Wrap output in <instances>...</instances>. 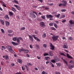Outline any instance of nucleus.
<instances>
[{
    "label": "nucleus",
    "instance_id": "obj_55",
    "mask_svg": "<svg viewBox=\"0 0 74 74\" xmlns=\"http://www.w3.org/2000/svg\"><path fill=\"white\" fill-rule=\"evenodd\" d=\"M10 52H14V50H12H12L11 51H9Z\"/></svg>",
    "mask_w": 74,
    "mask_h": 74
},
{
    "label": "nucleus",
    "instance_id": "obj_6",
    "mask_svg": "<svg viewBox=\"0 0 74 74\" xmlns=\"http://www.w3.org/2000/svg\"><path fill=\"white\" fill-rule=\"evenodd\" d=\"M6 48L7 49H8L9 51H11L12 50V47L10 46H7Z\"/></svg>",
    "mask_w": 74,
    "mask_h": 74
},
{
    "label": "nucleus",
    "instance_id": "obj_3",
    "mask_svg": "<svg viewBox=\"0 0 74 74\" xmlns=\"http://www.w3.org/2000/svg\"><path fill=\"white\" fill-rule=\"evenodd\" d=\"M69 23L70 24L69 25V26H70V27H72V26H73L72 25H74V21H73L72 20L69 21Z\"/></svg>",
    "mask_w": 74,
    "mask_h": 74
},
{
    "label": "nucleus",
    "instance_id": "obj_42",
    "mask_svg": "<svg viewBox=\"0 0 74 74\" xmlns=\"http://www.w3.org/2000/svg\"><path fill=\"white\" fill-rule=\"evenodd\" d=\"M49 26H53V23H49Z\"/></svg>",
    "mask_w": 74,
    "mask_h": 74
},
{
    "label": "nucleus",
    "instance_id": "obj_33",
    "mask_svg": "<svg viewBox=\"0 0 74 74\" xmlns=\"http://www.w3.org/2000/svg\"><path fill=\"white\" fill-rule=\"evenodd\" d=\"M8 36H10V37H11L12 36H13V34H8Z\"/></svg>",
    "mask_w": 74,
    "mask_h": 74
},
{
    "label": "nucleus",
    "instance_id": "obj_21",
    "mask_svg": "<svg viewBox=\"0 0 74 74\" xmlns=\"http://www.w3.org/2000/svg\"><path fill=\"white\" fill-rule=\"evenodd\" d=\"M60 14H58L57 15L56 14H55V16H56V17H57V18H59L60 17Z\"/></svg>",
    "mask_w": 74,
    "mask_h": 74
},
{
    "label": "nucleus",
    "instance_id": "obj_64",
    "mask_svg": "<svg viewBox=\"0 0 74 74\" xmlns=\"http://www.w3.org/2000/svg\"><path fill=\"white\" fill-rule=\"evenodd\" d=\"M15 74H22V73H15Z\"/></svg>",
    "mask_w": 74,
    "mask_h": 74
},
{
    "label": "nucleus",
    "instance_id": "obj_41",
    "mask_svg": "<svg viewBox=\"0 0 74 74\" xmlns=\"http://www.w3.org/2000/svg\"><path fill=\"white\" fill-rule=\"evenodd\" d=\"M29 52V50H26L25 51V53H28Z\"/></svg>",
    "mask_w": 74,
    "mask_h": 74
},
{
    "label": "nucleus",
    "instance_id": "obj_34",
    "mask_svg": "<svg viewBox=\"0 0 74 74\" xmlns=\"http://www.w3.org/2000/svg\"><path fill=\"white\" fill-rule=\"evenodd\" d=\"M60 55H62L63 56H64L66 57V56L65 55V54H64V53H61Z\"/></svg>",
    "mask_w": 74,
    "mask_h": 74
},
{
    "label": "nucleus",
    "instance_id": "obj_1",
    "mask_svg": "<svg viewBox=\"0 0 74 74\" xmlns=\"http://www.w3.org/2000/svg\"><path fill=\"white\" fill-rule=\"evenodd\" d=\"M61 2L63 3H60V4L58 6L59 7H60L61 6H62V7H65L67 4V1L64 0H63L61 1Z\"/></svg>",
    "mask_w": 74,
    "mask_h": 74
},
{
    "label": "nucleus",
    "instance_id": "obj_18",
    "mask_svg": "<svg viewBox=\"0 0 74 74\" xmlns=\"http://www.w3.org/2000/svg\"><path fill=\"white\" fill-rule=\"evenodd\" d=\"M13 3H15L16 4H18L19 3H18V2L16 0H14L12 1Z\"/></svg>",
    "mask_w": 74,
    "mask_h": 74
},
{
    "label": "nucleus",
    "instance_id": "obj_2",
    "mask_svg": "<svg viewBox=\"0 0 74 74\" xmlns=\"http://www.w3.org/2000/svg\"><path fill=\"white\" fill-rule=\"evenodd\" d=\"M59 37V36H56L55 35H53V36H52V38L53 41H56V40H58V39Z\"/></svg>",
    "mask_w": 74,
    "mask_h": 74
},
{
    "label": "nucleus",
    "instance_id": "obj_54",
    "mask_svg": "<svg viewBox=\"0 0 74 74\" xmlns=\"http://www.w3.org/2000/svg\"><path fill=\"white\" fill-rule=\"evenodd\" d=\"M45 74V72L44 71H43L42 72V74Z\"/></svg>",
    "mask_w": 74,
    "mask_h": 74
},
{
    "label": "nucleus",
    "instance_id": "obj_47",
    "mask_svg": "<svg viewBox=\"0 0 74 74\" xmlns=\"http://www.w3.org/2000/svg\"><path fill=\"white\" fill-rule=\"evenodd\" d=\"M69 40H73V38L70 37L69 38Z\"/></svg>",
    "mask_w": 74,
    "mask_h": 74
},
{
    "label": "nucleus",
    "instance_id": "obj_22",
    "mask_svg": "<svg viewBox=\"0 0 74 74\" xmlns=\"http://www.w3.org/2000/svg\"><path fill=\"white\" fill-rule=\"evenodd\" d=\"M35 47H36V48L37 49H39V48H40V47H39V45H37V44H36V45H35Z\"/></svg>",
    "mask_w": 74,
    "mask_h": 74
},
{
    "label": "nucleus",
    "instance_id": "obj_9",
    "mask_svg": "<svg viewBox=\"0 0 74 74\" xmlns=\"http://www.w3.org/2000/svg\"><path fill=\"white\" fill-rule=\"evenodd\" d=\"M46 17L47 18H53V16L52 15L49 14L47 15Z\"/></svg>",
    "mask_w": 74,
    "mask_h": 74
},
{
    "label": "nucleus",
    "instance_id": "obj_31",
    "mask_svg": "<svg viewBox=\"0 0 74 74\" xmlns=\"http://www.w3.org/2000/svg\"><path fill=\"white\" fill-rule=\"evenodd\" d=\"M8 32L9 33H12V31L9 30L8 31Z\"/></svg>",
    "mask_w": 74,
    "mask_h": 74
},
{
    "label": "nucleus",
    "instance_id": "obj_11",
    "mask_svg": "<svg viewBox=\"0 0 74 74\" xmlns=\"http://www.w3.org/2000/svg\"><path fill=\"white\" fill-rule=\"evenodd\" d=\"M69 68L71 69H73L74 66L73 65H71V64H69L68 66Z\"/></svg>",
    "mask_w": 74,
    "mask_h": 74
},
{
    "label": "nucleus",
    "instance_id": "obj_43",
    "mask_svg": "<svg viewBox=\"0 0 74 74\" xmlns=\"http://www.w3.org/2000/svg\"><path fill=\"white\" fill-rule=\"evenodd\" d=\"M25 27H23V28H22L21 29V30H25Z\"/></svg>",
    "mask_w": 74,
    "mask_h": 74
},
{
    "label": "nucleus",
    "instance_id": "obj_50",
    "mask_svg": "<svg viewBox=\"0 0 74 74\" xmlns=\"http://www.w3.org/2000/svg\"><path fill=\"white\" fill-rule=\"evenodd\" d=\"M1 31L3 33H4V29H1Z\"/></svg>",
    "mask_w": 74,
    "mask_h": 74
},
{
    "label": "nucleus",
    "instance_id": "obj_40",
    "mask_svg": "<svg viewBox=\"0 0 74 74\" xmlns=\"http://www.w3.org/2000/svg\"><path fill=\"white\" fill-rule=\"evenodd\" d=\"M61 11H62V12H65V11H66V10L62 9L61 10Z\"/></svg>",
    "mask_w": 74,
    "mask_h": 74
},
{
    "label": "nucleus",
    "instance_id": "obj_35",
    "mask_svg": "<svg viewBox=\"0 0 74 74\" xmlns=\"http://www.w3.org/2000/svg\"><path fill=\"white\" fill-rule=\"evenodd\" d=\"M51 30H56V29L55 28H54L53 27H52L51 28Z\"/></svg>",
    "mask_w": 74,
    "mask_h": 74
},
{
    "label": "nucleus",
    "instance_id": "obj_51",
    "mask_svg": "<svg viewBox=\"0 0 74 74\" xmlns=\"http://www.w3.org/2000/svg\"><path fill=\"white\" fill-rule=\"evenodd\" d=\"M56 74H60V73L58 72H57L55 73Z\"/></svg>",
    "mask_w": 74,
    "mask_h": 74
},
{
    "label": "nucleus",
    "instance_id": "obj_58",
    "mask_svg": "<svg viewBox=\"0 0 74 74\" xmlns=\"http://www.w3.org/2000/svg\"><path fill=\"white\" fill-rule=\"evenodd\" d=\"M38 1H39L41 3H42V0H38Z\"/></svg>",
    "mask_w": 74,
    "mask_h": 74
},
{
    "label": "nucleus",
    "instance_id": "obj_39",
    "mask_svg": "<svg viewBox=\"0 0 74 74\" xmlns=\"http://www.w3.org/2000/svg\"><path fill=\"white\" fill-rule=\"evenodd\" d=\"M51 62H52V63H55V60H51Z\"/></svg>",
    "mask_w": 74,
    "mask_h": 74
},
{
    "label": "nucleus",
    "instance_id": "obj_29",
    "mask_svg": "<svg viewBox=\"0 0 74 74\" xmlns=\"http://www.w3.org/2000/svg\"><path fill=\"white\" fill-rule=\"evenodd\" d=\"M62 59L63 60V61L65 63H66V64H67V62H66V61H65V60H64V59H63V58H62Z\"/></svg>",
    "mask_w": 74,
    "mask_h": 74
},
{
    "label": "nucleus",
    "instance_id": "obj_56",
    "mask_svg": "<svg viewBox=\"0 0 74 74\" xmlns=\"http://www.w3.org/2000/svg\"><path fill=\"white\" fill-rule=\"evenodd\" d=\"M3 7H7L6 5H4V4H3Z\"/></svg>",
    "mask_w": 74,
    "mask_h": 74
},
{
    "label": "nucleus",
    "instance_id": "obj_7",
    "mask_svg": "<svg viewBox=\"0 0 74 74\" xmlns=\"http://www.w3.org/2000/svg\"><path fill=\"white\" fill-rule=\"evenodd\" d=\"M30 15L31 17H32L33 18H36V15L33 13H31Z\"/></svg>",
    "mask_w": 74,
    "mask_h": 74
},
{
    "label": "nucleus",
    "instance_id": "obj_46",
    "mask_svg": "<svg viewBox=\"0 0 74 74\" xmlns=\"http://www.w3.org/2000/svg\"><path fill=\"white\" fill-rule=\"evenodd\" d=\"M29 47L30 48L32 49V48H33V46H32V45H29Z\"/></svg>",
    "mask_w": 74,
    "mask_h": 74
},
{
    "label": "nucleus",
    "instance_id": "obj_15",
    "mask_svg": "<svg viewBox=\"0 0 74 74\" xmlns=\"http://www.w3.org/2000/svg\"><path fill=\"white\" fill-rule=\"evenodd\" d=\"M40 25H41V27H43L45 25V23L44 22H41L40 23Z\"/></svg>",
    "mask_w": 74,
    "mask_h": 74
},
{
    "label": "nucleus",
    "instance_id": "obj_26",
    "mask_svg": "<svg viewBox=\"0 0 74 74\" xmlns=\"http://www.w3.org/2000/svg\"><path fill=\"white\" fill-rule=\"evenodd\" d=\"M5 18L6 19H9V17L8 15H6L5 16Z\"/></svg>",
    "mask_w": 74,
    "mask_h": 74
},
{
    "label": "nucleus",
    "instance_id": "obj_59",
    "mask_svg": "<svg viewBox=\"0 0 74 74\" xmlns=\"http://www.w3.org/2000/svg\"><path fill=\"white\" fill-rule=\"evenodd\" d=\"M18 51L19 52H21V51H22V49H19L18 50Z\"/></svg>",
    "mask_w": 74,
    "mask_h": 74
},
{
    "label": "nucleus",
    "instance_id": "obj_28",
    "mask_svg": "<svg viewBox=\"0 0 74 74\" xmlns=\"http://www.w3.org/2000/svg\"><path fill=\"white\" fill-rule=\"evenodd\" d=\"M41 18L42 19H45V16H41Z\"/></svg>",
    "mask_w": 74,
    "mask_h": 74
},
{
    "label": "nucleus",
    "instance_id": "obj_52",
    "mask_svg": "<svg viewBox=\"0 0 74 74\" xmlns=\"http://www.w3.org/2000/svg\"><path fill=\"white\" fill-rule=\"evenodd\" d=\"M1 3L2 4H4V2H3V1H1Z\"/></svg>",
    "mask_w": 74,
    "mask_h": 74
},
{
    "label": "nucleus",
    "instance_id": "obj_5",
    "mask_svg": "<svg viewBox=\"0 0 74 74\" xmlns=\"http://www.w3.org/2000/svg\"><path fill=\"white\" fill-rule=\"evenodd\" d=\"M3 57L5 59V60H8L9 59V58L8 57V55L5 56H3Z\"/></svg>",
    "mask_w": 74,
    "mask_h": 74
},
{
    "label": "nucleus",
    "instance_id": "obj_8",
    "mask_svg": "<svg viewBox=\"0 0 74 74\" xmlns=\"http://www.w3.org/2000/svg\"><path fill=\"white\" fill-rule=\"evenodd\" d=\"M63 48L65 49H67V48H68V47H67V43H65V44L63 45Z\"/></svg>",
    "mask_w": 74,
    "mask_h": 74
},
{
    "label": "nucleus",
    "instance_id": "obj_30",
    "mask_svg": "<svg viewBox=\"0 0 74 74\" xmlns=\"http://www.w3.org/2000/svg\"><path fill=\"white\" fill-rule=\"evenodd\" d=\"M43 46L44 48H47V45L45 44L43 45Z\"/></svg>",
    "mask_w": 74,
    "mask_h": 74
},
{
    "label": "nucleus",
    "instance_id": "obj_53",
    "mask_svg": "<svg viewBox=\"0 0 74 74\" xmlns=\"http://www.w3.org/2000/svg\"><path fill=\"white\" fill-rule=\"evenodd\" d=\"M26 56L28 58H29V57H30V56H29V55L28 54H27Z\"/></svg>",
    "mask_w": 74,
    "mask_h": 74
},
{
    "label": "nucleus",
    "instance_id": "obj_23",
    "mask_svg": "<svg viewBox=\"0 0 74 74\" xmlns=\"http://www.w3.org/2000/svg\"><path fill=\"white\" fill-rule=\"evenodd\" d=\"M9 15H10V16H12V15H13V13L11 12H9Z\"/></svg>",
    "mask_w": 74,
    "mask_h": 74
},
{
    "label": "nucleus",
    "instance_id": "obj_24",
    "mask_svg": "<svg viewBox=\"0 0 74 74\" xmlns=\"http://www.w3.org/2000/svg\"><path fill=\"white\" fill-rule=\"evenodd\" d=\"M12 44L14 46L17 45H18V43H16L14 42H12Z\"/></svg>",
    "mask_w": 74,
    "mask_h": 74
},
{
    "label": "nucleus",
    "instance_id": "obj_19",
    "mask_svg": "<svg viewBox=\"0 0 74 74\" xmlns=\"http://www.w3.org/2000/svg\"><path fill=\"white\" fill-rule=\"evenodd\" d=\"M5 23L6 26H9V25H10V23H9V22L8 21H6Z\"/></svg>",
    "mask_w": 74,
    "mask_h": 74
},
{
    "label": "nucleus",
    "instance_id": "obj_37",
    "mask_svg": "<svg viewBox=\"0 0 74 74\" xmlns=\"http://www.w3.org/2000/svg\"><path fill=\"white\" fill-rule=\"evenodd\" d=\"M27 65L28 66H32V64H31L30 63H27Z\"/></svg>",
    "mask_w": 74,
    "mask_h": 74
},
{
    "label": "nucleus",
    "instance_id": "obj_14",
    "mask_svg": "<svg viewBox=\"0 0 74 74\" xmlns=\"http://www.w3.org/2000/svg\"><path fill=\"white\" fill-rule=\"evenodd\" d=\"M48 53L49 54V55L50 56H53V55H51L52 54V51H49Z\"/></svg>",
    "mask_w": 74,
    "mask_h": 74
},
{
    "label": "nucleus",
    "instance_id": "obj_13",
    "mask_svg": "<svg viewBox=\"0 0 74 74\" xmlns=\"http://www.w3.org/2000/svg\"><path fill=\"white\" fill-rule=\"evenodd\" d=\"M29 37L30 40H31V41H33V37H32V36L31 35H29Z\"/></svg>",
    "mask_w": 74,
    "mask_h": 74
},
{
    "label": "nucleus",
    "instance_id": "obj_10",
    "mask_svg": "<svg viewBox=\"0 0 74 74\" xmlns=\"http://www.w3.org/2000/svg\"><path fill=\"white\" fill-rule=\"evenodd\" d=\"M14 7H15L18 10H21V8H20L19 6H18L16 5H14Z\"/></svg>",
    "mask_w": 74,
    "mask_h": 74
},
{
    "label": "nucleus",
    "instance_id": "obj_44",
    "mask_svg": "<svg viewBox=\"0 0 74 74\" xmlns=\"http://www.w3.org/2000/svg\"><path fill=\"white\" fill-rule=\"evenodd\" d=\"M32 12H33V13H34V14H35L36 15H37V14L36 12L34 11H32Z\"/></svg>",
    "mask_w": 74,
    "mask_h": 74
},
{
    "label": "nucleus",
    "instance_id": "obj_38",
    "mask_svg": "<svg viewBox=\"0 0 74 74\" xmlns=\"http://www.w3.org/2000/svg\"><path fill=\"white\" fill-rule=\"evenodd\" d=\"M43 37H44V38H45L46 37V34H44L42 36Z\"/></svg>",
    "mask_w": 74,
    "mask_h": 74
},
{
    "label": "nucleus",
    "instance_id": "obj_57",
    "mask_svg": "<svg viewBox=\"0 0 74 74\" xmlns=\"http://www.w3.org/2000/svg\"><path fill=\"white\" fill-rule=\"evenodd\" d=\"M64 51H65L66 52H67L68 53H69V51H68L67 50H66V49H64Z\"/></svg>",
    "mask_w": 74,
    "mask_h": 74
},
{
    "label": "nucleus",
    "instance_id": "obj_20",
    "mask_svg": "<svg viewBox=\"0 0 74 74\" xmlns=\"http://www.w3.org/2000/svg\"><path fill=\"white\" fill-rule=\"evenodd\" d=\"M0 22L1 23L2 25H4V21L3 20L1 19L0 20Z\"/></svg>",
    "mask_w": 74,
    "mask_h": 74
},
{
    "label": "nucleus",
    "instance_id": "obj_32",
    "mask_svg": "<svg viewBox=\"0 0 74 74\" xmlns=\"http://www.w3.org/2000/svg\"><path fill=\"white\" fill-rule=\"evenodd\" d=\"M54 25L56 28V29L58 28V26H57V25L56 24L54 23Z\"/></svg>",
    "mask_w": 74,
    "mask_h": 74
},
{
    "label": "nucleus",
    "instance_id": "obj_17",
    "mask_svg": "<svg viewBox=\"0 0 74 74\" xmlns=\"http://www.w3.org/2000/svg\"><path fill=\"white\" fill-rule=\"evenodd\" d=\"M67 56L68 58H70V59H72V58L70 55H69V54L68 53H67Z\"/></svg>",
    "mask_w": 74,
    "mask_h": 74
},
{
    "label": "nucleus",
    "instance_id": "obj_48",
    "mask_svg": "<svg viewBox=\"0 0 74 74\" xmlns=\"http://www.w3.org/2000/svg\"><path fill=\"white\" fill-rule=\"evenodd\" d=\"M57 66L58 67H60V64L58 63L57 64Z\"/></svg>",
    "mask_w": 74,
    "mask_h": 74
},
{
    "label": "nucleus",
    "instance_id": "obj_49",
    "mask_svg": "<svg viewBox=\"0 0 74 74\" xmlns=\"http://www.w3.org/2000/svg\"><path fill=\"white\" fill-rule=\"evenodd\" d=\"M66 22V20H65L62 21V22H63V23H64V22Z\"/></svg>",
    "mask_w": 74,
    "mask_h": 74
},
{
    "label": "nucleus",
    "instance_id": "obj_4",
    "mask_svg": "<svg viewBox=\"0 0 74 74\" xmlns=\"http://www.w3.org/2000/svg\"><path fill=\"white\" fill-rule=\"evenodd\" d=\"M50 47H51L50 48V49H51V50H54L55 49V47L53 45L52 43H50Z\"/></svg>",
    "mask_w": 74,
    "mask_h": 74
},
{
    "label": "nucleus",
    "instance_id": "obj_63",
    "mask_svg": "<svg viewBox=\"0 0 74 74\" xmlns=\"http://www.w3.org/2000/svg\"><path fill=\"white\" fill-rule=\"evenodd\" d=\"M72 14H73V15H74V12H71Z\"/></svg>",
    "mask_w": 74,
    "mask_h": 74
},
{
    "label": "nucleus",
    "instance_id": "obj_16",
    "mask_svg": "<svg viewBox=\"0 0 74 74\" xmlns=\"http://www.w3.org/2000/svg\"><path fill=\"white\" fill-rule=\"evenodd\" d=\"M17 61L18 63L21 64L22 63V60L21 59H18L17 60Z\"/></svg>",
    "mask_w": 74,
    "mask_h": 74
},
{
    "label": "nucleus",
    "instance_id": "obj_27",
    "mask_svg": "<svg viewBox=\"0 0 74 74\" xmlns=\"http://www.w3.org/2000/svg\"><path fill=\"white\" fill-rule=\"evenodd\" d=\"M48 55H49L48 53H45L43 54V56H48Z\"/></svg>",
    "mask_w": 74,
    "mask_h": 74
},
{
    "label": "nucleus",
    "instance_id": "obj_61",
    "mask_svg": "<svg viewBox=\"0 0 74 74\" xmlns=\"http://www.w3.org/2000/svg\"><path fill=\"white\" fill-rule=\"evenodd\" d=\"M37 41H38L40 42V39L38 38L37 39V40H36Z\"/></svg>",
    "mask_w": 74,
    "mask_h": 74
},
{
    "label": "nucleus",
    "instance_id": "obj_62",
    "mask_svg": "<svg viewBox=\"0 0 74 74\" xmlns=\"http://www.w3.org/2000/svg\"><path fill=\"white\" fill-rule=\"evenodd\" d=\"M62 18H64V17H65V15H63L62 16Z\"/></svg>",
    "mask_w": 74,
    "mask_h": 74
},
{
    "label": "nucleus",
    "instance_id": "obj_12",
    "mask_svg": "<svg viewBox=\"0 0 74 74\" xmlns=\"http://www.w3.org/2000/svg\"><path fill=\"white\" fill-rule=\"evenodd\" d=\"M54 59L56 60L57 62H58V61H59V59L57 57V56L55 57H54Z\"/></svg>",
    "mask_w": 74,
    "mask_h": 74
},
{
    "label": "nucleus",
    "instance_id": "obj_25",
    "mask_svg": "<svg viewBox=\"0 0 74 74\" xmlns=\"http://www.w3.org/2000/svg\"><path fill=\"white\" fill-rule=\"evenodd\" d=\"M12 10L14 11V12H15V11H16V10H15V8H14L13 7H12Z\"/></svg>",
    "mask_w": 74,
    "mask_h": 74
},
{
    "label": "nucleus",
    "instance_id": "obj_45",
    "mask_svg": "<svg viewBox=\"0 0 74 74\" xmlns=\"http://www.w3.org/2000/svg\"><path fill=\"white\" fill-rule=\"evenodd\" d=\"M16 41H17V42H18V43H19V42H20V41H19V39H17L16 40Z\"/></svg>",
    "mask_w": 74,
    "mask_h": 74
},
{
    "label": "nucleus",
    "instance_id": "obj_36",
    "mask_svg": "<svg viewBox=\"0 0 74 74\" xmlns=\"http://www.w3.org/2000/svg\"><path fill=\"white\" fill-rule=\"evenodd\" d=\"M12 39H13V41H16V38L15 37L13 38H12Z\"/></svg>",
    "mask_w": 74,
    "mask_h": 74
},
{
    "label": "nucleus",
    "instance_id": "obj_60",
    "mask_svg": "<svg viewBox=\"0 0 74 74\" xmlns=\"http://www.w3.org/2000/svg\"><path fill=\"white\" fill-rule=\"evenodd\" d=\"M49 63V61H48L46 62V64H48Z\"/></svg>",
    "mask_w": 74,
    "mask_h": 74
}]
</instances>
